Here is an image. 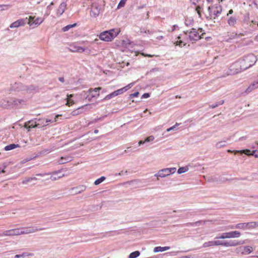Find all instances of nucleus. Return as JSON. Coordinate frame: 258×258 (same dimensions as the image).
<instances>
[{
  "label": "nucleus",
  "instance_id": "nucleus-64",
  "mask_svg": "<svg viewBox=\"0 0 258 258\" xmlns=\"http://www.w3.org/2000/svg\"><path fill=\"white\" fill-rule=\"evenodd\" d=\"M53 5V3H51L50 4V5Z\"/></svg>",
  "mask_w": 258,
  "mask_h": 258
},
{
  "label": "nucleus",
  "instance_id": "nucleus-62",
  "mask_svg": "<svg viewBox=\"0 0 258 258\" xmlns=\"http://www.w3.org/2000/svg\"><path fill=\"white\" fill-rule=\"evenodd\" d=\"M37 176H42V175L41 174H37Z\"/></svg>",
  "mask_w": 258,
  "mask_h": 258
},
{
  "label": "nucleus",
  "instance_id": "nucleus-57",
  "mask_svg": "<svg viewBox=\"0 0 258 258\" xmlns=\"http://www.w3.org/2000/svg\"><path fill=\"white\" fill-rule=\"evenodd\" d=\"M2 7H8V6L6 5H0V8Z\"/></svg>",
  "mask_w": 258,
  "mask_h": 258
},
{
  "label": "nucleus",
  "instance_id": "nucleus-6",
  "mask_svg": "<svg viewBox=\"0 0 258 258\" xmlns=\"http://www.w3.org/2000/svg\"><path fill=\"white\" fill-rule=\"evenodd\" d=\"M44 20V18L41 17L36 18L35 16H30L29 17L28 24L30 26L36 27L41 24Z\"/></svg>",
  "mask_w": 258,
  "mask_h": 258
},
{
  "label": "nucleus",
  "instance_id": "nucleus-44",
  "mask_svg": "<svg viewBox=\"0 0 258 258\" xmlns=\"http://www.w3.org/2000/svg\"><path fill=\"white\" fill-rule=\"evenodd\" d=\"M141 54L144 56H147V57H152L153 56H156V57L159 56V55H156L155 54L151 55V54H146L144 53H141Z\"/></svg>",
  "mask_w": 258,
  "mask_h": 258
},
{
  "label": "nucleus",
  "instance_id": "nucleus-42",
  "mask_svg": "<svg viewBox=\"0 0 258 258\" xmlns=\"http://www.w3.org/2000/svg\"><path fill=\"white\" fill-rule=\"evenodd\" d=\"M61 176H57L56 173L53 174L50 177L52 180H57L59 179Z\"/></svg>",
  "mask_w": 258,
  "mask_h": 258
},
{
  "label": "nucleus",
  "instance_id": "nucleus-32",
  "mask_svg": "<svg viewBox=\"0 0 258 258\" xmlns=\"http://www.w3.org/2000/svg\"><path fill=\"white\" fill-rule=\"evenodd\" d=\"M126 1L127 0H120L117 6V9H119L125 6Z\"/></svg>",
  "mask_w": 258,
  "mask_h": 258
},
{
  "label": "nucleus",
  "instance_id": "nucleus-10",
  "mask_svg": "<svg viewBox=\"0 0 258 258\" xmlns=\"http://www.w3.org/2000/svg\"><path fill=\"white\" fill-rule=\"evenodd\" d=\"M27 19V18H26L25 19H20L17 20L16 21L12 23L10 25V27L11 28H15L20 26H24L26 24Z\"/></svg>",
  "mask_w": 258,
  "mask_h": 258
},
{
  "label": "nucleus",
  "instance_id": "nucleus-60",
  "mask_svg": "<svg viewBox=\"0 0 258 258\" xmlns=\"http://www.w3.org/2000/svg\"><path fill=\"white\" fill-rule=\"evenodd\" d=\"M224 0H218V2L220 3L222 2H223Z\"/></svg>",
  "mask_w": 258,
  "mask_h": 258
},
{
  "label": "nucleus",
  "instance_id": "nucleus-22",
  "mask_svg": "<svg viewBox=\"0 0 258 258\" xmlns=\"http://www.w3.org/2000/svg\"><path fill=\"white\" fill-rule=\"evenodd\" d=\"M71 160V158L69 156L65 157H61L58 160L59 164H64Z\"/></svg>",
  "mask_w": 258,
  "mask_h": 258
},
{
  "label": "nucleus",
  "instance_id": "nucleus-54",
  "mask_svg": "<svg viewBox=\"0 0 258 258\" xmlns=\"http://www.w3.org/2000/svg\"><path fill=\"white\" fill-rule=\"evenodd\" d=\"M61 116V115H59V114H57L55 116V119H54V121H56V118H57L58 116Z\"/></svg>",
  "mask_w": 258,
  "mask_h": 258
},
{
  "label": "nucleus",
  "instance_id": "nucleus-3",
  "mask_svg": "<svg viewBox=\"0 0 258 258\" xmlns=\"http://www.w3.org/2000/svg\"><path fill=\"white\" fill-rule=\"evenodd\" d=\"M208 15L206 16L207 18L209 19H215L219 16L222 12V7L219 5L217 6H210L208 8Z\"/></svg>",
  "mask_w": 258,
  "mask_h": 258
},
{
  "label": "nucleus",
  "instance_id": "nucleus-7",
  "mask_svg": "<svg viewBox=\"0 0 258 258\" xmlns=\"http://www.w3.org/2000/svg\"><path fill=\"white\" fill-rule=\"evenodd\" d=\"M256 222H251L248 223H239L235 225V228L242 230L253 229L256 227Z\"/></svg>",
  "mask_w": 258,
  "mask_h": 258
},
{
  "label": "nucleus",
  "instance_id": "nucleus-4",
  "mask_svg": "<svg viewBox=\"0 0 258 258\" xmlns=\"http://www.w3.org/2000/svg\"><path fill=\"white\" fill-rule=\"evenodd\" d=\"M205 34V33L203 32V29L199 28L198 30L196 29H192V30L189 32L188 36L190 40L197 41L201 38H203V36Z\"/></svg>",
  "mask_w": 258,
  "mask_h": 258
},
{
  "label": "nucleus",
  "instance_id": "nucleus-25",
  "mask_svg": "<svg viewBox=\"0 0 258 258\" xmlns=\"http://www.w3.org/2000/svg\"><path fill=\"white\" fill-rule=\"evenodd\" d=\"M140 253L139 251H135L130 253L129 258H136L139 256Z\"/></svg>",
  "mask_w": 258,
  "mask_h": 258
},
{
  "label": "nucleus",
  "instance_id": "nucleus-9",
  "mask_svg": "<svg viewBox=\"0 0 258 258\" xmlns=\"http://www.w3.org/2000/svg\"><path fill=\"white\" fill-rule=\"evenodd\" d=\"M69 49L72 52L82 53L85 51L86 48L77 43H74L70 45Z\"/></svg>",
  "mask_w": 258,
  "mask_h": 258
},
{
  "label": "nucleus",
  "instance_id": "nucleus-40",
  "mask_svg": "<svg viewBox=\"0 0 258 258\" xmlns=\"http://www.w3.org/2000/svg\"><path fill=\"white\" fill-rule=\"evenodd\" d=\"M216 239L221 238V239H225V238H228L227 236V232L223 233L220 236L217 237L216 238Z\"/></svg>",
  "mask_w": 258,
  "mask_h": 258
},
{
  "label": "nucleus",
  "instance_id": "nucleus-51",
  "mask_svg": "<svg viewBox=\"0 0 258 258\" xmlns=\"http://www.w3.org/2000/svg\"><path fill=\"white\" fill-rule=\"evenodd\" d=\"M59 81L61 82H64V78L63 77H60L59 78Z\"/></svg>",
  "mask_w": 258,
  "mask_h": 258
},
{
  "label": "nucleus",
  "instance_id": "nucleus-59",
  "mask_svg": "<svg viewBox=\"0 0 258 258\" xmlns=\"http://www.w3.org/2000/svg\"><path fill=\"white\" fill-rule=\"evenodd\" d=\"M181 258H190V257L189 256H186L181 257Z\"/></svg>",
  "mask_w": 258,
  "mask_h": 258
},
{
  "label": "nucleus",
  "instance_id": "nucleus-31",
  "mask_svg": "<svg viewBox=\"0 0 258 258\" xmlns=\"http://www.w3.org/2000/svg\"><path fill=\"white\" fill-rule=\"evenodd\" d=\"M76 25V24H74L72 25H68L62 28V31L63 32H66V31H68L70 28L75 27Z\"/></svg>",
  "mask_w": 258,
  "mask_h": 258
},
{
  "label": "nucleus",
  "instance_id": "nucleus-16",
  "mask_svg": "<svg viewBox=\"0 0 258 258\" xmlns=\"http://www.w3.org/2000/svg\"><path fill=\"white\" fill-rule=\"evenodd\" d=\"M100 13V10L97 7H93L90 11V16L93 18H96Z\"/></svg>",
  "mask_w": 258,
  "mask_h": 258
},
{
  "label": "nucleus",
  "instance_id": "nucleus-41",
  "mask_svg": "<svg viewBox=\"0 0 258 258\" xmlns=\"http://www.w3.org/2000/svg\"><path fill=\"white\" fill-rule=\"evenodd\" d=\"M215 246L223 245L224 246V242H223L219 240L214 241Z\"/></svg>",
  "mask_w": 258,
  "mask_h": 258
},
{
  "label": "nucleus",
  "instance_id": "nucleus-13",
  "mask_svg": "<svg viewBox=\"0 0 258 258\" xmlns=\"http://www.w3.org/2000/svg\"><path fill=\"white\" fill-rule=\"evenodd\" d=\"M241 72V69L238 67L237 64H232L229 69V73L228 75H234Z\"/></svg>",
  "mask_w": 258,
  "mask_h": 258
},
{
  "label": "nucleus",
  "instance_id": "nucleus-37",
  "mask_svg": "<svg viewBox=\"0 0 258 258\" xmlns=\"http://www.w3.org/2000/svg\"><path fill=\"white\" fill-rule=\"evenodd\" d=\"M225 145V141H220V142H218L216 144V147L217 148H220L222 147H224Z\"/></svg>",
  "mask_w": 258,
  "mask_h": 258
},
{
  "label": "nucleus",
  "instance_id": "nucleus-34",
  "mask_svg": "<svg viewBox=\"0 0 258 258\" xmlns=\"http://www.w3.org/2000/svg\"><path fill=\"white\" fill-rule=\"evenodd\" d=\"M114 96H116V95H115L114 94V92H112L111 93L106 95L104 98L103 99L104 100H109L111 98H112V97H114Z\"/></svg>",
  "mask_w": 258,
  "mask_h": 258
},
{
  "label": "nucleus",
  "instance_id": "nucleus-45",
  "mask_svg": "<svg viewBox=\"0 0 258 258\" xmlns=\"http://www.w3.org/2000/svg\"><path fill=\"white\" fill-rule=\"evenodd\" d=\"M178 125H179V124L176 123L174 125L167 129V132H169L174 130L176 127V126H178Z\"/></svg>",
  "mask_w": 258,
  "mask_h": 258
},
{
  "label": "nucleus",
  "instance_id": "nucleus-47",
  "mask_svg": "<svg viewBox=\"0 0 258 258\" xmlns=\"http://www.w3.org/2000/svg\"><path fill=\"white\" fill-rule=\"evenodd\" d=\"M224 103V101L222 100L220 102L219 104H216V105H211L212 108H215L216 107H217L219 105H222Z\"/></svg>",
  "mask_w": 258,
  "mask_h": 258
},
{
  "label": "nucleus",
  "instance_id": "nucleus-20",
  "mask_svg": "<svg viewBox=\"0 0 258 258\" xmlns=\"http://www.w3.org/2000/svg\"><path fill=\"white\" fill-rule=\"evenodd\" d=\"M170 249V247L169 246H165V247H161V246H157L154 248V252H158L160 251H164L167 250H168Z\"/></svg>",
  "mask_w": 258,
  "mask_h": 258
},
{
  "label": "nucleus",
  "instance_id": "nucleus-23",
  "mask_svg": "<svg viewBox=\"0 0 258 258\" xmlns=\"http://www.w3.org/2000/svg\"><path fill=\"white\" fill-rule=\"evenodd\" d=\"M25 126L27 127L28 129L30 128L37 127L36 121H29L27 124H25Z\"/></svg>",
  "mask_w": 258,
  "mask_h": 258
},
{
  "label": "nucleus",
  "instance_id": "nucleus-43",
  "mask_svg": "<svg viewBox=\"0 0 258 258\" xmlns=\"http://www.w3.org/2000/svg\"><path fill=\"white\" fill-rule=\"evenodd\" d=\"M139 94V92H135L134 93L130 94V96H129V98L131 99V98H133V97H138Z\"/></svg>",
  "mask_w": 258,
  "mask_h": 258
},
{
  "label": "nucleus",
  "instance_id": "nucleus-33",
  "mask_svg": "<svg viewBox=\"0 0 258 258\" xmlns=\"http://www.w3.org/2000/svg\"><path fill=\"white\" fill-rule=\"evenodd\" d=\"M240 152L242 153H244L247 155H253V153L255 152V151H253L252 153H250V151L249 150L246 149L240 151Z\"/></svg>",
  "mask_w": 258,
  "mask_h": 258
},
{
  "label": "nucleus",
  "instance_id": "nucleus-5",
  "mask_svg": "<svg viewBox=\"0 0 258 258\" xmlns=\"http://www.w3.org/2000/svg\"><path fill=\"white\" fill-rule=\"evenodd\" d=\"M176 168L175 167L164 168L159 170L158 173L156 174L155 176H157V179H158V177H165L171 174L175 173L176 172Z\"/></svg>",
  "mask_w": 258,
  "mask_h": 258
},
{
  "label": "nucleus",
  "instance_id": "nucleus-12",
  "mask_svg": "<svg viewBox=\"0 0 258 258\" xmlns=\"http://www.w3.org/2000/svg\"><path fill=\"white\" fill-rule=\"evenodd\" d=\"M244 243V241L230 240L227 242H224V246L226 247L235 246Z\"/></svg>",
  "mask_w": 258,
  "mask_h": 258
},
{
  "label": "nucleus",
  "instance_id": "nucleus-61",
  "mask_svg": "<svg viewBox=\"0 0 258 258\" xmlns=\"http://www.w3.org/2000/svg\"><path fill=\"white\" fill-rule=\"evenodd\" d=\"M94 133H98V130H95V131H94Z\"/></svg>",
  "mask_w": 258,
  "mask_h": 258
},
{
  "label": "nucleus",
  "instance_id": "nucleus-46",
  "mask_svg": "<svg viewBox=\"0 0 258 258\" xmlns=\"http://www.w3.org/2000/svg\"><path fill=\"white\" fill-rule=\"evenodd\" d=\"M201 8L200 6H198L196 8V11L197 12L200 17H201Z\"/></svg>",
  "mask_w": 258,
  "mask_h": 258
},
{
  "label": "nucleus",
  "instance_id": "nucleus-15",
  "mask_svg": "<svg viewBox=\"0 0 258 258\" xmlns=\"http://www.w3.org/2000/svg\"><path fill=\"white\" fill-rule=\"evenodd\" d=\"M51 122V120L48 119H39L36 121L38 127H43L46 126L49 122Z\"/></svg>",
  "mask_w": 258,
  "mask_h": 258
},
{
  "label": "nucleus",
  "instance_id": "nucleus-8",
  "mask_svg": "<svg viewBox=\"0 0 258 258\" xmlns=\"http://www.w3.org/2000/svg\"><path fill=\"white\" fill-rule=\"evenodd\" d=\"M102 89L101 87H97L94 89L90 88L88 90V95L87 98L88 100H90L93 98H97L99 96L100 93L99 91Z\"/></svg>",
  "mask_w": 258,
  "mask_h": 258
},
{
  "label": "nucleus",
  "instance_id": "nucleus-2",
  "mask_svg": "<svg viewBox=\"0 0 258 258\" xmlns=\"http://www.w3.org/2000/svg\"><path fill=\"white\" fill-rule=\"evenodd\" d=\"M120 32V29L119 28L112 29L101 33L99 35V38L100 40L104 41H111Z\"/></svg>",
  "mask_w": 258,
  "mask_h": 258
},
{
  "label": "nucleus",
  "instance_id": "nucleus-28",
  "mask_svg": "<svg viewBox=\"0 0 258 258\" xmlns=\"http://www.w3.org/2000/svg\"><path fill=\"white\" fill-rule=\"evenodd\" d=\"M188 170V168L187 167H180L177 171L178 174H181L185 172Z\"/></svg>",
  "mask_w": 258,
  "mask_h": 258
},
{
  "label": "nucleus",
  "instance_id": "nucleus-14",
  "mask_svg": "<svg viewBox=\"0 0 258 258\" xmlns=\"http://www.w3.org/2000/svg\"><path fill=\"white\" fill-rule=\"evenodd\" d=\"M134 85V83H131L129 84H128L127 86H126L124 87H123L121 89H118L114 92V94L116 96H117L118 95L121 94L123 92L126 91L128 89H131Z\"/></svg>",
  "mask_w": 258,
  "mask_h": 258
},
{
  "label": "nucleus",
  "instance_id": "nucleus-26",
  "mask_svg": "<svg viewBox=\"0 0 258 258\" xmlns=\"http://www.w3.org/2000/svg\"><path fill=\"white\" fill-rule=\"evenodd\" d=\"M215 246L214 241H210L207 242H205L203 244V246L204 247L213 246Z\"/></svg>",
  "mask_w": 258,
  "mask_h": 258
},
{
  "label": "nucleus",
  "instance_id": "nucleus-58",
  "mask_svg": "<svg viewBox=\"0 0 258 258\" xmlns=\"http://www.w3.org/2000/svg\"><path fill=\"white\" fill-rule=\"evenodd\" d=\"M255 158H258V154H255L253 155Z\"/></svg>",
  "mask_w": 258,
  "mask_h": 258
},
{
  "label": "nucleus",
  "instance_id": "nucleus-39",
  "mask_svg": "<svg viewBox=\"0 0 258 258\" xmlns=\"http://www.w3.org/2000/svg\"><path fill=\"white\" fill-rule=\"evenodd\" d=\"M154 140V137L153 136L147 137L144 141L145 143L153 141Z\"/></svg>",
  "mask_w": 258,
  "mask_h": 258
},
{
  "label": "nucleus",
  "instance_id": "nucleus-55",
  "mask_svg": "<svg viewBox=\"0 0 258 258\" xmlns=\"http://www.w3.org/2000/svg\"><path fill=\"white\" fill-rule=\"evenodd\" d=\"M5 173V169H2V170L0 171V174H1V173Z\"/></svg>",
  "mask_w": 258,
  "mask_h": 258
},
{
  "label": "nucleus",
  "instance_id": "nucleus-52",
  "mask_svg": "<svg viewBox=\"0 0 258 258\" xmlns=\"http://www.w3.org/2000/svg\"><path fill=\"white\" fill-rule=\"evenodd\" d=\"M233 11L232 9L230 10L229 11V12L227 14V15H228L229 14H232L233 13Z\"/></svg>",
  "mask_w": 258,
  "mask_h": 258
},
{
  "label": "nucleus",
  "instance_id": "nucleus-35",
  "mask_svg": "<svg viewBox=\"0 0 258 258\" xmlns=\"http://www.w3.org/2000/svg\"><path fill=\"white\" fill-rule=\"evenodd\" d=\"M75 104L74 100H71L70 98H67V103L66 105L69 107L72 106Z\"/></svg>",
  "mask_w": 258,
  "mask_h": 258
},
{
  "label": "nucleus",
  "instance_id": "nucleus-48",
  "mask_svg": "<svg viewBox=\"0 0 258 258\" xmlns=\"http://www.w3.org/2000/svg\"><path fill=\"white\" fill-rule=\"evenodd\" d=\"M235 22V20L233 18H231L229 20H228V23L230 25V24H234V23Z\"/></svg>",
  "mask_w": 258,
  "mask_h": 258
},
{
  "label": "nucleus",
  "instance_id": "nucleus-17",
  "mask_svg": "<svg viewBox=\"0 0 258 258\" xmlns=\"http://www.w3.org/2000/svg\"><path fill=\"white\" fill-rule=\"evenodd\" d=\"M66 8V4L64 3H62L60 4L57 10V16H60L62 15Z\"/></svg>",
  "mask_w": 258,
  "mask_h": 258
},
{
  "label": "nucleus",
  "instance_id": "nucleus-49",
  "mask_svg": "<svg viewBox=\"0 0 258 258\" xmlns=\"http://www.w3.org/2000/svg\"><path fill=\"white\" fill-rule=\"evenodd\" d=\"M150 96V94L149 93H144L142 96V98H147L148 97H149Z\"/></svg>",
  "mask_w": 258,
  "mask_h": 258
},
{
  "label": "nucleus",
  "instance_id": "nucleus-1",
  "mask_svg": "<svg viewBox=\"0 0 258 258\" xmlns=\"http://www.w3.org/2000/svg\"><path fill=\"white\" fill-rule=\"evenodd\" d=\"M43 229H37L34 227H27L13 229L5 231L2 236H17L22 234H29L35 232Z\"/></svg>",
  "mask_w": 258,
  "mask_h": 258
},
{
  "label": "nucleus",
  "instance_id": "nucleus-21",
  "mask_svg": "<svg viewBox=\"0 0 258 258\" xmlns=\"http://www.w3.org/2000/svg\"><path fill=\"white\" fill-rule=\"evenodd\" d=\"M19 147H20V146L18 144H10V145L6 146L5 147V150L6 151H10V150H13L14 149H15L16 148H18Z\"/></svg>",
  "mask_w": 258,
  "mask_h": 258
},
{
  "label": "nucleus",
  "instance_id": "nucleus-29",
  "mask_svg": "<svg viewBox=\"0 0 258 258\" xmlns=\"http://www.w3.org/2000/svg\"><path fill=\"white\" fill-rule=\"evenodd\" d=\"M81 108H79L77 109H75L74 110H73L72 112H71V114L73 115V116H76V115H78L81 113H82V111H80V109Z\"/></svg>",
  "mask_w": 258,
  "mask_h": 258
},
{
  "label": "nucleus",
  "instance_id": "nucleus-56",
  "mask_svg": "<svg viewBox=\"0 0 258 258\" xmlns=\"http://www.w3.org/2000/svg\"><path fill=\"white\" fill-rule=\"evenodd\" d=\"M207 1L209 3H211L213 2V0H207Z\"/></svg>",
  "mask_w": 258,
  "mask_h": 258
},
{
  "label": "nucleus",
  "instance_id": "nucleus-38",
  "mask_svg": "<svg viewBox=\"0 0 258 258\" xmlns=\"http://www.w3.org/2000/svg\"><path fill=\"white\" fill-rule=\"evenodd\" d=\"M176 44L177 45H179L180 47H182V46H185L186 45V43L184 42L182 40H177L176 42Z\"/></svg>",
  "mask_w": 258,
  "mask_h": 258
},
{
  "label": "nucleus",
  "instance_id": "nucleus-24",
  "mask_svg": "<svg viewBox=\"0 0 258 258\" xmlns=\"http://www.w3.org/2000/svg\"><path fill=\"white\" fill-rule=\"evenodd\" d=\"M33 180H37V178L34 177H27L25 179H24L22 181V183L23 184H27L29 182H30Z\"/></svg>",
  "mask_w": 258,
  "mask_h": 258
},
{
  "label": "nucleus",
  "instance_id": "nucleus-36",
  "mask_svg": "<svg viewBox=\"0 0 258 258\" xmlns=\"http://www.w3.org/2000/svg\"><path fill=\"white\" fill-rule=\"evenodd\" d=\"M29 255H31V254L24 252L21 254H16L15 256V258H20V257H25L26 256H29Z\"/></svg>",
  "mask_w": 258,
  "mask_h": 258
},
{
  "label": "nucleus",
  "instance_id": "nucleus-18",
  "mask_svg": "<svg viewBox=\"0 0 258 258\" xmlns=\"http://www.w3.org/2000/svg\"><path fill=\"white\" fill-rule=\"evenodd\" d=\"M241 235V233L237 231L227 232L228 238H238Z\"/></svg>",
  "mask_w": 258,
  "mask_h": 258
},
{
  "label": "nucleus",
  "instance_id": "nucleus-50",
  "mask_svg": "<svg viewBox=\"0 0 258 258\" xmlns=\"http://www.w3.org/2000/svg\"><path fill=\"white\" fill-rule=\"evenodd\" d=\"M145 141H139V145H142V144H145Z\"/></svg>",
  "mask_w": 258,
  "mask_h": 258
},
{
  "label": "nucleus",
  "instance_id": "nucleus-19",
  "mask_svg": "<svg viewBox=\"0 0 258 258\" xmlns=\"http://www.w3.org/2000/svg\"><path fill=\"white\" fill-rule=\"evenodd\" d=\"M258 87V82L251 84L245 90L246 93L251 92L252 90Z\"/></svg>",
  "mask_w": 258,
  "mask_h": 258
},
{
  "label": "nucleus",
  "instance_id": "nucleus-53",
  "mask_svg": "<svg viewBox=\"0 0 258 258\" xmlns=\"http://www.w3.org/2000/svg\"><path fill=\"white\" fill-rule=\"evenodd\" d=\"M73 97L72 94H70V95H67V98H70L71 97Z\"/></svg>",
  "mask_w": 258,
  "mask_h": 258
},
{
  "label": "nucleus",
  "instance_id": "nucleus-30",
  "mask_svg": "<svg viewBox=\"0 0 258 258\" xmlns=\"http://www.w3.org/2000/svg\"><path fill=\"white\" fill-rule=\"evenodd\" d=\"M105 177L102 176L100 178L96 180L94 182V184L95 185H98L100 183H101L102 182H103L105 180Z\"/></svg>",
  "mask_w": 258,
  "mask_h": 258
},
{
  "label": "nucleus",
  "instance_id": "nucleus-63",
  "mask_svg": "<svg viewBox=\"0 0 258 258\" xmlns=\"http://www.w3.org/2000/svg\"><path fill=\"white\" fill-rule=\"evenodd\" d=\"M147 111V109H146L144 111V112H146Z\"/></svg>",
  "mask_w": 258,
  "mask_h": 258
},
{
  "label": "nucleus",
  "instance_id": "nucleus-27",
  "mask_svg": "<svg viewBox=\"0 0 258 258\" xmlns=\"http://www.w3.org/2000/svg\"><path fill=\"white\" fill-rule=\"evenodd\" d=\"M74 189H79L78 190L76 191V192L80 193L81 192L83 191L86 189V186L84 185H80L78 187L74 188Z\"/></svg>",
  "mask_w": 258,
  "mask_h": 258
},
{
  "label": "nucleus",
  "instance_id": "nucleus-11",
  "mask_svg": "<svg viewBox=\"0 0 258 258\" xmlns=\"http://www.w3.org/2000/svg\"><path fill=\"white\" fill-rule=\"evenodd\" d=\"M239 251L243 254H248L254 250L253 248L250 246H244L239 247L238 248Z\"/></svg>",
  "mask_w": 258,
  "mask_h": 258
}]
</instances>
